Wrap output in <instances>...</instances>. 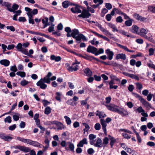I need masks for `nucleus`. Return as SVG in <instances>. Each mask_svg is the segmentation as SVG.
Listing matches in <instances>:
<instances>
[{
  "label": "nucleus",
  "mask_w": 155,
  "mask_h": 155,
  "mask_svg": "<svg viewBox=\"0 0 155 155\" xmlns=\"http://www.w3.org/2000/svg\"><path fill=\"white\" fill-rule=\"evenodd\" d=\"M104 52V50L102 48H101L99 49L98 51H96V53H95V55H99V54H103Z\"/></svg>",
  "instance_id": "nucleus-41"
},
{
  "label": "nucleus",
  "mask_w": 155,
  "mask_h": 155,
  "mask_svg": "<svg viewBox=\"0 0 155 155\" xmlns=\"http://www.w3.org/2000/svg\"><path fill=\"white\" fill-rule=\"evenodd\" d=\"M81 14L78 15V17L80 18H88L91 15V14L88 12L86 9H84L81 13Z\"/></svg>",
  "instance_id": "nucleus-6"
},
{
  "label": "nucleus",
  "mask_w": 155,
  "mask_h": 155,
  "mask_svg": "<svg viewBox=\"0 0 155 155\" xmlns=\"http://www.w3.org/2000/svg\"><path fill=\"white\" fill-rule=\"evenodd\" d=\"M126 55L125 54L120 53L117 54L116 57V59L117 60L120 59L125 60L126 59Z\"/></svg>",
  "instance_id": "nucleus-15"
},
{
  "label": "nucleus",
  "mask_w": 155,
  "mask_h": 155,
  "mask_svg": "<svg viewBox=\"0 0 155 155\" xmlns=\"http://www.w3.org/2000/svg\"><path fill=\"white\" fill-rule=\"evenodd\" d=\"M110 77L112 80H113L114 81V80L117 81H120L119 79L116 76L114 75L113 74H111L110 76Z\"/></svg>",
  "instance_id": "nucleus-45"
},
{
  "label": "nucleus",
  "mask_w": 155,
  "mask_h": 155,
  "mask_svg": "<svg viewBox=\"0 0 155 155\" xmlns=\"http://www.w3.org/2000/svg\"><path fill=\"white\" fill-rule=\"evenodd\" d=\"M83 124L85 127V128L84 129V134L85 132H87L89 130L90 127L89 125L86 123H83Z\"/></svg>",
  "instance_id": "nucleus-32"
},
{
  "label": "nucleus",
  "mask_w": 155,
  "mask_h": 155,
  "mask_svg": "<svg viewBox=\"0 0 155 155\" xmlns=\"http://www.w3.org/2000/svg\"><path fill=\"white\" fill-rule=\"evenodd\" d=\"M0 64L5 66L7 67L9 65L10 61L7 59L1 60L0 61Z\"/></svg>",
  "instance_id": "nucleus-21"
},
{
  "label": "nucleus",
  "mask_w": 155,
  "mask_h": 155,
  "mask_svg": "<svg viewBox=\"0 0 155 155\" xmlns=\"http://www.w3.org/2000/svg\"><path fill=\"white\" fill-rule=\"evenodd\" d=\"M28 83V82L26 80H23L21 82V84L22 86H25Z\"/></svg>",
  "instance_id": "nucleus-57"
},
{
  "label": "nucleus",
  "mask_w": 155,
  "mask_h": 155,
  "mask_svg": "<svg viewBox=\"0 0 155 155\" xmlns=\"http://www.w3.org/2000/svg\"><path fill=\"white\" fill-rule=\"evenodd\" d=\"M108 12V9L106 8H104L102 9L101 15L102 17H104L105 14Z\"/></svg>",
  "instance_id": "nucleus-40"
},
{
  "label": "nucleus",
  "mask_w": 155,
  "mask_h": 155,
  "mask_svg": "<svg viewBox=\"0 0 155 155\" xmlns=\"http://www.w3.org/2000/svg\"><path fill=\"white\" fill-rule=\"evenodd\" d=\"M38 12V10L36 9H34L32 11L31 10V13L29 12V13L31 15L33 16V15H35L37 14ZM28 13H27V14Z\"/></svg>",
  "instance_id": "nucleus-43"
},
{
  "label": "nucleus",
  "mask_w": 155,
  "mask_h": 155,
  "mask_svg": "<svg viewBox=\"0 0 155 155\" xmlns=\"http://www.w3.org/2000/svg\"><path fill=\"white\" fill-rule=\"evenodd\" d=\"M149 55L150 56H151L153 55L154 54V49L152 48H151L149 49Z\"/></svg>",
  "instance_id": "nucleus-54"
},
{
  "label": "nucleus",
  "mask_w": 155,
  "mask_h": 155,
  "mask_svg": "<svg viewBox=\"0 0 155 155\" xmlns=\"http://www.w3.org/2000/svg\"><path fill=\"white\" fill-rule=\"evenodd\" d=\"M113 108L112 110V111L117 112L118 113L120 108L119 106L116 105L114 104V105Z\"/></svg>",
  "instance_id": "nucleus-29"
},
{
  "label": "nucleus",
  "mask_w": 155,
  "mask_h": 155,
  "mask_svg": "<svg viewBox=\"0 0 155 155\" xmlns=\"http://www.w3.org/2000/svg\"><path fill=\"white\" fill-rule=\"evenodd\" d=\"M118 114L123 116H126L129 114L128 112L123 108H120Z\"/></svg>",
  "instance_id": "nucleus-14"
},
{
  "label": "nucleus",
  "mask_w": 155,
  "mask_h": 155,
  "mask_svg": "<svg viewBox=\"0 0 155 155\" xmlns=\"http://www.w3.org/2000/svg\"><path fill=\"white\" fill-rule=\"evenodd\" d=\"M23 45L21 43H18L15 47L18 51L21 52L23 54L26 55H29L27 49L22 47Z\"/></svg>",
  "instance_id": "nucleus-5"
},
{
  "label": "nucleus",
  "mask_w": 155,
  "mask_h": 155,
  "mask_svg": "<svg viewBox=\"0 0 155 155\" xmlns=\"http://www.w3.org/2000/svg\"><path fill=\"white\" fill-rule=\"evenodd\" d=\"M123 21L122 17L120 16L117 17L116 18V21L117 22L121 23Z\"/></svg>",
  "instance_id": "nucleus-60"
},
{
  "label": "nucleus",
  "mask_w": 155,
  "mask_h": 155,
  "mask_svg": "<svg viewBox=\"0 0 155 155\" xmlns=\"http://www.w3.org/2000/svg\"><path fill=\"white\" fill-rule=\"evenodd\" d=\"M101 125L99 123H96L94 126V128L96 130H99L101 128Z\"/></svg>",
  "instance_id": "nucleus-52"
},
{
  "label": "nucleus",
  "mask_w": 155,
  "mask_h": 155,
  "mask_svg": "<svg viewBox=\"0 0 155 155\" xmlns=\"http://www.w3.org/2000/svg\"><path fill=\"white\" fill-rule=\"evenodd\" d=\"M56 124H55L58 127V129L59 130H61L62 129H64L66 127L61 123L56 121Z\"/></svg>",
  "instance_id": "nucleus-24"
},
{
  "label": "nucleus",
  "mask_w": 155,
  "mask_h": 155,
  "mask_svg": "<svg viewBox=\"0 0 155 155\" xmlns=\"http://www.w3.org/2000/svg\"><path fill=\"white\" fill-rule=\"evenodd\" d=\"M109 139L107 137H105L103 139V146L104 147H105L106 146L107 144L108 143Z\"/></svg>",
  "instance_id": "nucleus-34"
},
{
  "label": "nucleus",
  "mask_w": 155,
  "mask_h": 155,
  "mask_svg": "<svg viewBox=\"0 0 155 155\" xmlns=\"http://www.w3.org/2000/svg\"><path fill=\"white\" fill-rule=\"evenodd\" d=\"M16 127V125L15 124L10 126L8 127V129L10 130H13L15 129Z\"/></svg>",
  "instance_id": "nucleus-62"
},
{
  "label": "nucleus",
  "mask_w": 155,
  "mask_h": 155,
  "mask_svg": "<svg viewBox=\"0 0 155 155\" xmlns=\"http://www.w3.org/2000/svg\"><path fill=\"white\" fill-rule=\"evenodd\" d=\"M129 77L133 79H136L138 81L139 80L138 77L134 74H130Z\"/></svg>",
  "instance_id": "nucleus-44"
},
{
  "label": "nucleus",
  "mask_w": 155,
  "mask_h": 155,
  "mask_svg": "<svg viewBox=\"0 0 155 155\" xmlns=\"http://www.w3.org/2000/svg\"><path fill=\"white\" fill-rule=\"evenodd\" d=\"M132 21L131 19H128L125 21V24L127 26H130L132 25Z\"/></svg>",
  "instance_id": "nucleus-35"
},
{
  "label": "nucleus",
  "mask_w": 155,
  "mask_h": 155,
  "mask_svg": "<svg viewBox=\"0 0 155 155\" xmlns=\"http://www.w3.org/2000/svg\"><path fill=\"white\" fill-rule=\"evenodd\" d=\"M81 34H79L78 36H76L74 38L77 41H81Z\"/></svg>",
  "instance_id": "nucleus-58"
},
{
  "label": "nucleus",
  "mask_w": 155,
  "mask_h": 155,
  "mask_svg": "<svg viewBox=\"0 0 155 155\" xmlns=\"http://www.w3.org/2000/svg\"><path fill=\"white\" fill-rule=\"evenodd\" d=\"M108 136L110 137L109 138L110 140V144L111 145V147H112L114 143L116 142V140L114 138L110 135H109Z\"/></svg>",
  "instance_id": "nucleus-27"
},
{
  "label": "nucleus",
  "mask_w": 155,
  "mask_h": 155,
  "mask_svg": "<svg viewBox=\"0 0 155 155\" xmlns=\"http://www.w3.org/2000/svg\"><path fill=\"white\" fill-rule=\"evenodd\" d=\"M117 45L120 48L123 49L124 50L127 52L128 51L129 49L127 46L122 45L120 44H118Z\"/></svg>",
  "instance_id": "nucleus-46"
},
{
  "label": "nucleus",
  "mask_w": 155,
  "mask_h": 155,
  "mask_svg": "<svg viewBox=\"0 0 155 155\" xmlns=\"http://www.w3.org/2000/svg\"><path fill=\"white\" fill-rule=\"evenodd\" d=\"M148 10L150 12L155 13V6L153 7L152 5L149 6L148 7Z\"/></svg>",
  "instance_id": "nucleus-30"
},
{
  "label": "nucleus",
  "mask_w": 155,
  "mask_h": 155,
  "mask_svg": "<svg viewBox=\"0 0 155 155\" xmlns=\"http://www.w3.org/2000/svg\"><path fill=\"white\" fill-rule=\"evenodd\" d=\"M96 138V136L93 134H91L89 135V138L90 140H94Z\"/></svg>",
  "instance_id": "nucleus-59"
},
{
  "label": "nucleus",
  "mask_w": 155,
  "mask_h": 155,
  "mask_svg": "<svg viewBox=\"0 0 155 155\" xmlns=\"http://www.w3.org/2000/svg\"><path fill=\"white\" fill-rule=\"evenodd\" d=\"M64 117L66 120V122L67 124L70 125L71 123V121L70 118L66 116H65Z\"/></svg>",
  "instance_id": "nucleus-37"
},
{
  "label": "nucleus",
  "mask_w": 155,
  "mask_h": 155,
  "mask_svg": "<svg viewBox=\"0 0 155 155\" xmlns=\"http://www.w3.org/2000/svg\"><path fill=\"white\" fill-rule=\"evenodd\" d=\"M152 36L150 34H149L148 35H145L143 37L150 42H153L154 40L152 38Z\"/></svg>",
  "instance_id": "nucleus-28"
},
{
  "label": "nucleus",
  "mask_w": 155,
  "mask_h": 155,
  "mask_svg": "<svg viewBox=\"0 0 155 155\" xmlns=\"http://www.w3.org/2000/svg\"><path fill=\"white\" fill-rule=\"evenodd\" d=\"M97 50V49L96 48L93 46L89 45L87 48V51L88 52L91 53L95 54Z\"/></svg>",
  "instance_id": "nucleus-10"
},
{
  "label": "nucleus",
  "mask_w": 155,
  "mask_h": 155,
  "mask_svg": "<svg viewBox=\"0 0 155 155\" xmlns=\"http://www.w3.org/2000/svg\"><path fill=\"white\" fill-rule=\"evenodd\" d=\"M13 138L12 137L5 135L4 140L5 141H10Z\"/></svg>",
  "instance_id": "nucleus-47"
},
{
  "label": "nucleus",
  "mask_w": 155,
  "mask_h": 155,
  "mask_svg": "<svg viewBox=\"0 0 155 155\" xmlns=\"http://www.w3.org/2000/svg\"><path fill=\"white\" fill-rule=\"evenodd\" d=\"M102 143L101 140L99 138H98L96 142L94 144L95 147H102Z\"/></svg>",
  "instance_id": "nucleus-22"
},
{
  "label": "nucleus",
  "mask_w": 155,
  "mask_h": 155,
  "mask_svg": "<svg viewBox=\"0 0 155 155\" xmlns=\"http://www.w3.org/2000/svg\"><path fill=\"white\" fill-rule=\"evenodd\" d=\"M148 31L147 29H145L144 28H141L140 29V32L138 33V34L143 37L147 33Z\"/></svg>",
  "instance_id": "nucleus-19"
},
{
  "label": "nucleus",
  "mask_w": 155,
  "mask_h": 155,
  "mask_svg": "<svg viewBox=\"0 0 155 155\" xmlns=\"http://www.w3.org/2000/svg\"><path fill=\"white\" fill-rule=\"evenodd\" d=\"M79 69V66L76 63L73 64L72 65L69 67L68 70L70 72L76 71Z\"/></svg>",
  "instance_id": "nucleus-9"
},
{
  "label": "nucleus",
  "mask_w": 155,
  "mask_h": 155,
  "mask_svg": "<svg viewBox=\"0 0 155 155\" xmlns=\"http://www.w3.org/2000/svg\"><path fill=\"white\" fill-rule=\"evenodd\" d=\"M17 140L24 143H26L30 145L35 147H41V145H42L37 141H33L28 139H25L23 137H17Z\"/></svg>",
  "instance_id": "nucleus-2"
},
{
  "label": "nucleus",
  "mask_w": 155,
  "mask_h": 155,
  "mask_svg": "<svg viewBox=\"0 0 155 155\" xmlns=\"http://www.w3.org/2000/svg\"><path fill=\"white\" fill-rule=\"evenodd\" d=\"M69 2L66 1L62 3V5L64 8H67L69 6Z\"/></svg>",
  "instance_id": "nucleus-33"
},
{
  "label": "nucleus",
  "mask_w": 155,
  "mask_h": 155,
  "mask_svg": "<svg viewBox=\"0 0 155 155\" xmlns=\"http://www.w3.org/2000/svg\"><path fill=\"white\" fill-rule=\"evenodd\" d=\"M134 96L137 98H138L139 100L140 101V102L143 104L144 106L146 107H151V104L148 102H147L145 99L143 98L142 97L140 96L138 94L135 93H133Z\"/></svg>",
  "instance_id": "nucleus-4"
},
{
  "label": "nucleus",
  "mask_w": 155,
  "mask_h": 155,
  "mask_svg": "<svg viewBox=\"0 0 155 155\" xmlns=\"http://www.w3.org/2000/svg\"><path fill=\"white\" fill-rule=\"evenodd\" d=\"M114 105V104H111L109 105H106V106L108 109L112 111Z\"/></svg>",
  "instance_id": "nucleus-56"
},
{
  "label": "nucleus",
  "mask_w": 155,
  "mask_h": 155,
  "mask_svg": "<svg viewBox=\"0 0 155 155\" xmlns=\"http://www.w3.org/2000/svg\"><path fill=\"white\" fill-rule=\"evenodd\" d=\"M26 31L29 33H30L31 34H35L36 35H39L41 36H44L46 38H48V36L47 35H46L45 34L41 33L40 32H35L32 31H29V30H27Z\"/></svg>",
  "instance_id": "nucleus-18"
},
{
  "label": "nucleus",
  "mask_w": 155,
  "mask_h": 155,
  "mask_svg": "<svg viewBox=\"0 0 155 155\" xmlns=\"http://www.w3.org/2000/svg\"><path fill=\"white\" fill-rule=\"evenodd\" d=\"M96 116H98L100 118H104L106 116V114L104 112L98 110L96 112Z\"/></svg>",
  "instance_id": "nucleus-16"
},
{
  "label": "nucleus",
  "mask_w": 155,
  "mask_h": 155,
  "mask_svg": "<svg viewBox=\"0 0 155 155\" xmlns=\"http://www.w3.org/2000/svg\"><path fill=\"white\" fill-rule=\"evenodd\" d=\"M67 146L65 148L66 150H70L71 152H74V144L71 142H68L67 143Z\"/></svg>",
  "instance_id": "nucleus-8"
},
{
  "label": "nucleus",
  "mask_w": 155,
  "mask_h": 155,
  "mask_svg": "<svg viewBox=\"0 0 155 155\" xmlns=\"http://www.w3.org/2000/svg\"><path fill=\"white\" fill-rule=\"evenodd\" d=\"M19 7V5L17 4L14 3L12 5V10L13 12H14L16 10H17Z\"/></svg>",
  "instance_id": "nucleus-31"
},
{
  "label": "nucleus",
  "mask_w": 155,
  "mask_h": 155,
  "mask_svg": "<svg viewBox=\"0 0 155 155\" xmlns=\"http://www.w3.org/2000/svg\"><path fill=\"white\" fill-rule=\"evenodd\" d=\"M106 53L107 54L108 58L109 60H111L114 55L113 52L111 51L109 49H107L105 51Z\"/></svg>",
  "instance_id": "nucleus-11"
},
{
  "label": "nucleus",
  "mask_w": 155,
  "mask_h": 155,
  "mask_svg": "<svg viewBox=\"0 0 155 155\" xmlns=\"http://www.w3.org/2000/svg\"><path fill=\"white\" fill-rule=\"evenodd\" d=\"M11 3L9 2L7 5L6 6V7H7L8 10L10 12H13L12 10V8H11Z\"/></svg>",
  "instance_id": "nucleus-51"
},
{
  "label": "nucleus",
  "mask_w": 155,
  "mask_h": 155,
  "mask_svg": "<svg viewBox=\"0 0 155 155\" xmlns=\"http://www.w3.org/2000/svg\"><path fill=\"white\" fill-rule=\"evenodd\" d=\"M56 96L55 97V99L59 101H61V94L59 92H57L56 93Z\"/></svg>",
  "instance_id": "nucleus-42"
},
{
  "label": "nucleus",
  "mask_w": 155,
  "mask_h": 155,
  "mask_svg": "<svg viewBox=\"0 0 155 155\" xmlns=\"http://www.w3.org/2000/svg\"><path fill=\"white\" fill-rule=\"evenodd\" d=\"M139 28L136 25H133L131 27V31L134 33L137 34L139 32Z\"/></svg>",
  "instance_id": "nucleus-20"
},
{
  "label": "nucleus",
  "mask_w": 155,
  "mask_h": 155,
  "mask_svg": "<svg viewBox=\"0 0 155 155\" xmlns=\"http://www.w3.org/2000/svg\"><path fill=\"white\" fill-rule=\"evenodd\" d=\"M45 143L46 144V145L45 146H43V147L44 148V151H45L49 147V141L47 138L45 139Z\"/></svg>",
  "instance_id": "nucleus-23"
},
{
  "label": "nucleus",
  "mask_w": 155,
  "mask_h": 155,
  "mask_svg": "<svg viewBox=\"0 0 155 155\" xmlns=\"http://www.w3.org/2000/svg\"><path fill=\"white\" fill-rule=\"evenodd\" d=\"M137 110L139 113H142V112H145V110L142 108V107L140 106L137 109Z\"/></svg>",
  "instance_id": "nucleus-61"
},
{
  "label": "nucleus",
  "mask_w": 155,
  "mask_h": 155,
  "mask_svg": "<svg viewBox=\"0 0 155 155\" xmlns=\"http://www.w3.org/2000/svg\"><path fill=\"white\" fill-rule=\"evenodd\" d=\"M87 142L86 138H84L82 140L80 141L79 143L78 144L77 146L78 147H82L83 146L84 144H87Z\"/></svg>",
  "instance_id": "nucleus-17"
},
{
  "label": "nucleus",
  "mask_w": 155,
  "mask_h": 155,
  "mask_svg": "<svg viewBox=\"0 0 155 155\" xmlns=\"http://www.w3.org/2000/svg\"><path fill=\"white\" fill-rule=\"evenodd\" d=\"M15 149H19L20 151L25 153L30 152V155H36L35 151L33 150H31L29 147L25 146L17 145L14 147Z\"/></svg>",
  "instance_id": "nucleus-3"
},
{
  "label": "nucleus",
  "mask_w": 155,
  "mask_h": 155,
  "mask_svg": "<svg viewBox=\"0 0 155 155\" xmlns=\"http://www.w3.org/2000/svg\"><path fill=\"white\" fill-rule=\"evenodd\" d=\"M71 32L72 37L73 38H74L77 35H78L79 33L78 30L76 29H73Z\"/></svg>",
  "instance_id": "nucleus-25"
},
{
  "label": "nucleus",
  "mask_w": 155,
  "mask_h": 155,
  "mask_svg": "<svg viewBox=\"0 0 155 155\" xmlns=\"http://www.w3.org/2000/svg\"><path fill=\"white\" fill-rule=\"evenodd\" d=\"M122 135L125 138L127 139H129L130 137V135H129L126 133H123L122 134Z\"/></svg>",
  "instance_id": "nucleus-55"
},
{
  "label": "nucleus",
  "mask_w": 155,
  "mask_h": 155,
  "mask_svg": "<svg viewBox=\"0 0 155 155\" xmlns=\"http://www.w3.org/2000/svg\"><path fill=\"white\" fill-rule=\"evenodd\" d=\"M102 126V128L103 130L104 133H106L107 132L106 127L107 124L106 123V121H105L104 119H101L100 120Z\"/></svg>",
  "instance_id": "nucleus-13"
},
{
  "label": "nucleus",
  "mask_w": 155,
  "mask_h": 155,
  "mask_svg": "<svg viewBox=\"0 0 155 155\" xmlns=\"http://www.w3.org/2000/svg\"><path fill=\"white\" fill-rule=\"evenodd\" d=\"M51 112V109L49 107H47L45 110V113L47 115L49 114Z\"/></svg>",
  "instance_id": "nucleus-39"
},
{
  "label": "nucleus",
  "mask_w": 155,
  "mask_h": 155,
  "mask_svg": "<svg viewBox=\"0 0 155 155\" xmlns=\"http://www.w3.org/2000/svg\"><path fill=\"white\" fill-rule=\"evenodd\" d=\"M42 102L44 107H46L50 103V102L46 100H43L42 101Z\"/></svg>",
  "instance_id": "nucleus-50"
},
{
  "label": "nucleus",
  "mask_w": 155,
  "mask_h": 155,
  "mask_svg": "<svg viewBox=\"0 0 155 155\" xmlns=\"http://www.w3.org/2000/svg\"><path fill=\"white\" fill-rule=\"evenodd\" d=\"M137 88L139 90H141L143 88V86L141 84L139 83L136 84Z\"/></svg>",
  "instance_id": "nucleus-64"
},
{
  "label": "nucleus",
  "mask_w": 155,
  "mask_h": 155,
  "mask_svg": "<svg viewBox=\"0 0 155 155\" xmlns=\"http://www.w3.org/2000/svg\"><path fill=\"white\" fill-rule=\"evenodd\" d=\"M4 121L5 123L7 122L9 124L10 123L12 122L11 117L10 116H8L5 119Z\"/></svg>",
  "instance_id": "nucleus-38"
},
{
  "label": "nucleus",
  "mask_w": 155,
  "mask_h": 155,
  "mask_svg": "<svg viewBox=\"0 0 155 155\" xmlns=\"http://www.w3.org/2000/svg\"><path fill=\"white\" fill-rule=\"evenodd\" d=\"M81 8V7L80 6L77 4L75 6V7L74 8H71V10L73 13H80L82 12V11L80 9Z\"/></svg>",
  "instance_id": "nucleus-7"
},
{
  "label": "nucleus",
  "mask_w": 155,
  "mask_h": 155,
  "mask_svg": "<svg viewBox=\"0 0 155 155\" xmlns=\"http://www.w3.org/2000/svg\"><path fill=\"white\" fill-rule=\"evenodd\" d=\"M16 74L20 76L22 78H23L25 76V73L24 71H18L16 73Z\"/></svg>",
  "instance_id": "nucleus-36"
},
{
  "label": "nucleus",
  "mask_w": 155,
  "mask_h": 155,
  "mask_svg": "<svg viewBox=\"0 0 155 155\" xmlns=\"http://www.w3.org/2000/svg\"><path fill=\"white\" fill-rule=\"evenodd\" d=\"M134 17L136 19L140 21L141 17V16H140L139 14L137 13H135L134 15Z\"/></svg>",
  "instance_id": "nucleus-53"
},
{
  "label": "nucleus",
  "mask_w": 155,
  "mask_h": 155,
  "mask_svg": "<svg viewBox=\"0 0 155 155\" xmlns=\"http://www.w3.org/2000/svg\"><path fill=\"white\" fill-rule=\"evenodd\" d=\"M26 20L25 17H20L19 18L18 21L20 22H25Z\"/></svg>",
  "instance_id": "nucleus-63"
},
{
  "label": "nucleus",
  "mask_w": 155,
  "mask_h": 155,
  "mask_svg": "<svg viewBox=\"0 0 155 155\" xmlns=\"http://www.w3.org/2000/svg\"><path fill=\"white\" fill-rule=\"evenodd\" d=\"M10 70L14 72H16L18 70L16 66L15 65L12 66L10 68Z\"/></svg>",
  "instance_id": "nucleus-49"
},
{
  "label": "nucleus",
  "mask_w": 155,
  "mask_h": 155,
  "mask_svg": "<svg viewBox=\"0 0 155 155\" xmlns=\"http://www.w3.org/2000/svg\"><path fill=\"white\" fill-rule=\"evenodd\" d=\"M52 74L51 72H48L47 75L43 78H41L38 81L36 84L37 86L43 89H45L47 87V85L45 83L50 84L51 82L50 77Z\"/></svg>",
  "instance_id": "nucleus-1"
},
{
  "label": "nucleus",
  "mask_w": 155,
  "mask_h": 155,
  "mask_svg": "<svg viewBox=\"0 0 155 155\" xmlns=\"http://www.w3.org/2000/svg\"><path fill=\"white\" fill-rule=\"evenodd\" d=\"M84 73L87 77H90L92 75V72L88 68H84L83 70Z\"/></svg>",
  "instance_id": "nucleus-12"
},
{
  "label": "nucleus",
  "mask_w": 155,
  "mask_h": 155,
  "mask_svg": "<svg viewBox=\"0 0 155 155\" xmlns=\"http://www.w3.org/2000/svg\"><path fill=\"white\" fill-rule=\"evenodd\" d=\"M105 6L108 10L111 9L112 7V5L110 3H105Z\"/></svg>",
  "instance_id": "nucleus-48"
},
{
  "label": "nucleus",
  "mask_w": 155,
  "mask_h": 155,
  "mask_svg": "<svg viewBox=\"0 0 155 155\" xmlns=\"http://www.w3.org/2000/svg\"><path fill=\"white\" fill-rule=\"evenodd\" d=\"M27 15L28 17V21L30 24H31L33 25L34 24L35 22L34 20L33 19V16L31 15L30 14L28 13L27 14Z\"/></svg>",
  "instance_id": "nucleus-26"
}]
</instances>
